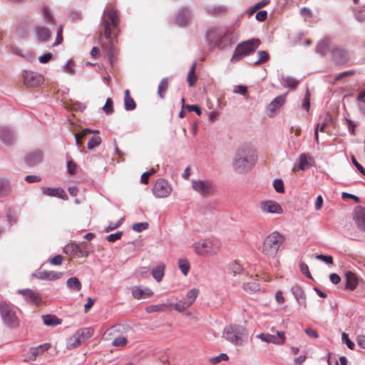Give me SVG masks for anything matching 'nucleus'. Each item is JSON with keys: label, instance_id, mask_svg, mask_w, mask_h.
I'll list each match as a JSON object with an SVG mask.
<instances>
[{"label": "nucleus", "instance_id": "nucleus-1", "mask_svg": "<svg viewBox=\"0 0 365 365\" xmlns=\"http://www.w3.org/2000/svg\"><path fill=\"white\" fill-rule=\"evenodd\" d=\"M120 16L115 6L109 4L106 6L102 16L103 31L100 33L101 46L110 61L117 53L115 48L116 38L120 33Z\"/></svg>", "mask_w": 365, "mask_h": 365}, {"label": "nucleus", "instance_id": "nucleus-2", "mask_svg": "<svg viewBox=\"0 0 365 365\" xmlns=\"http://www.w3.org/2000/svg\"><path fill=\"white\" fill-rule=\"evenodd\" d=\"M255 159L249 149L240 148L237 150L232 162L235 171L239 174H244L252 169L255 165Z\"/></svg>", "mask_w": 365, "mask_h": 365}, {"label": "nucleus", "instance_id": "nucleus-3", "mask_svg": "<svg viewBox=\"0 0 365 365\" xmlns=\"http://www.w3.org/2000/svg\"><path fill=\"white\" fill-rule=\"evenodd\" d=\"M192 247L199 256H213L220 251L221 242L215 238H207L195 242Z\"/></svg>", "mask_w": 365, "mask_h": 365}, {"label": "nucleus", "instance_id": "nucleus-4", "mask_svg": "<svg viewBox=\"0 0 365 365\" xmlns=\"http://www.w3.org/2000/svg\"><path fill=\"white\" fill-rule=\"evenodd\" d=\"M284 240L283 236L278 232H272L264 240L261 247L262 252L268 258H274Z\"/></svg>", "mask_w": 365, "mask_h": 365}, {"label": "nucleus", "instance_id": "nucleus-5", "mask_svg": "<svg viewBox=\"0 0 365 365\" xmlns=\"http://www.w3.org/2000/svg\"><path fill=\"white\" fill-rule=\"evenodd\" d=\"M224 336L231 343L242 346L247 339L248 331L241 325L231 324L225 329Z\"/></svg>", "mask_w": 365, "mask_h": 365}, {"label": "nucleus", "instance_id": "nucleus-6", "mask_svg": "<svg viewBox=\"0 0 365 365\" xmlns=\"http://www.w3.org/2000/svg\"><path fill=\"white\" fill-rule=\"evenodd\" d=\"M0 316L6 327L11 329L19 327L20 322L16 312L6 302H0Z\"/></svg>", "mask_w": 365, "mask_h": 365}, {"label": "nucleus", "instance_id": "nucleus-7", "mask_svg": "<svg viewBox=\"0 0 365 365\" xmlns=\"http://www.w3.org/2000/svg\"><path fill=\"white\" fill-rule=\"evenodd\" d=\"M260 43L259 39H251L237 45L234 52L232 58L235 57L242 58L253 52Z\"/></svg>", "mask_w": 365, "mask_h": 365}, {"label": "nucleus", "instance_id": "nucleus-8", "mask_svg": "<svg viewBox=\"0 0 365 365\" xmlns=\"http://www.w3.org/2000/svg\"><path fill=\"white\" fill-rule=\"evenodd\" d=\"M91 328H83L78 329L70 338V346L78 347L89 339L93 334Z\"/></svg>", "mask_w": 365, "mask_h": 365}, {"label": "nucleus", "instance_id": "nucleus-9", "mask_svg": "<svg viewBox=\"0 0 365 365\" xmlns=\"http://www.w3.org/2000/svg\"><path fill=\"white\" fill-rule=\"evenodd\" d=\"M192 187L194 190L205 197L215 192V185L210 180H192Z\"/></svg>", "mask_w": 365, "mask_h": 365}, {"label": "nucleus", "instance_id": "nucleus-10", "mask_svg": "<svg viewBox=\"0 0 365 365\" xmlns=\"http://www.w3.org/2000/svg\"><path fill=\"white\" fill-rule=\"evenodd\" d=\"M257 338L267 343H272L276 345H282L286 341V336L284 331H277V334L269 333H262L257 335Z\"/></svg>", "mask_w": 365, "mask_h": 365}, {"label": "nucleus", "instance_id": "nucleus-11", "mask_svg": "<svg viewBox=\"0 0 365 365\" xmlns=\"http://www.w3.org/2000/svg\"><path fill=\"white\" fill-rule=\"evenodd\" d=\"M171 192L168 182L163 179L158 180L153 188V195L158 198L166 197Z\"/></svg>", "mask_w": 365, "mask_h": 365}, {"label": "nucleus", "instance_id": "nucleus-12", "mask_svg": "<svg viewBox=\"0 0 365 365\" xmlns=\"http://www.w3.org/2000/svg\"><path fill=\"white\" fill-rule=\"evenodd\" d=\"M259 208L264 213L282 214L283 209L276 201L272 200H263L259 202Z\"/></svg>", "mask_w": 365, "mask_h": 365}, {"label": "nucleus", "instance_id": "nucleus-13", "mask_svg": "<svg viewBox=\"0 0 365 365\" xmlns=\"http://www.w3.org/2000/svg\"><path fill=\"white\" fill-rule=\"evenodd\" d=\"M231 29L221 28V31L218 32L219 39L217 46L224 48L234 42L233 34Z\"/></svg>", "mask_w": 365, "mask_h": 365}, {"label": "nucleus", "instance_id": "nucleus-14", "mask_svg": "<svg viewBox=\"0 0 365 365\" xmlns=\"http://www.w3.org/2000/svg\"><path fill=\"white\" fill-rule=\"evenodd\" d=\"M24 83L27 86H37L43 83V76L34 71H25L24 74Z\"/></svg>", "mask_w": 365, "mask_h": 365}, {"label": "nucleus", "instance_id": "nucleus-15", "mask_svg": "<svg viewBox=\"0 0 365 365\" xmlns=\"http://www.w3.org/2000/svg\"><path fill=\"white\" fill-rule=\"evenodd\" d=\"M353 219L357 228L365 232V208L361 206L356 207L353 212Z\"/></svg>", "mask_w": 365, "mask_h": 365}, {"label": "nucleus", "instance_id": "nucleus-16", "mask_svg": "<svg viewBox=\"0 0 365 365\" xmlns=\"http://www.w3.org/2000/svg\"><path fill=\"white\" fill-rule=\"evenodd\" d=\"M331 53L334 60L339 64H344L350 59L348 51L341 47L333 48Z\"/></svg>", "mask_w": 365, "mask_h": 365}, {"label": "nucleus", "instance_id": "nucleus-17", "mask_svg": "<svg viewBox=\"0 0 365 365\" xmlns=\"http://www.w3.org/2000/svg\"><path fill=\"white\" fill-rule=\"evenodd\" d=\"M18 292L23 294L27 302H29L37 307H40L42 304L41 297L38 292H34L29 289H19Z\"/></svg>", "mask_w": 365, "mask_h": 365}, {"label": "nucleus", "instance_id": "nucleus-18", "mask_svg": "<svg viewBox=\"0 0 365 365\" xmlns=\"http://www.w3.org/2000/svg\"><path fill=\"white\" fill-rule=\"evenodd\" d=\"M0 140L5 145H11L15 140V133L9 127H0Z\"/></svg>", "mask_w": 365, "mask_h": 365}, {"label": "nucleus", "instance_id": "nucleus-19", "mask_svg": "<svg viewBox=\"0 0 365 365\" xmlns=\"http://www.w3.org/2000/svg\"><path fill=\"white\" fill-rule=\"evenodd\" d=\"M132 295L137 299H145L153 296V292L148 287L134 286L131 289Z\"/></svg>", "mask_w": 365, "mask_h": 365}, {"label": "nucleus", "instance_id": "nucleus-20", "mask_svg": "<svg viewBox=\"0 0 365 365\" xmlns=\"http://www.w3.org/2000/svg\"><path fill=\"white\" fill-rule=\"evenodd\" d=\"M42 191L46 195L67 200V195L65 190L61 187H43Z\"/></svg>", "mask_w": 365, "mask_h": 365}, {"label": "nucleus", "instance_id": "nucleus-21", "mask_svg": "<svg viewBox=\"0 0 365 365\" xmlns=\"http://www.w3.org/2000/svg\"><path fill=\"white\" fill-rule=\"evenodd\" d=\"M35 31L37 35L38 41L42 43L48 42L51 36V31L50 29L43 26H36Z\"/></svg>", "mask_w": 365, "mask_h": 365}, {"label": "nucleus", "instance_id": "nucleus-22", "mask_svg": "<svg viewBox=\"0 0 365 365\" xmlns=\"http://www.w3.org/2000/svg\"><path fill=\"white\" fill-rule=\"evenodd\" d=\"M61 274V273H58L53 271L38 270L33 274V276L39 279L53 280L58 279Z\"/></svg>", "mask_w": 365, "mask_h": 365}, {"label": "nucleus", "instance_id": "nucleus-23", "mask_svg": "<svg viewBox=\"0 0 365 365\" xmlns=\"http://www.w3.org/2000/svg\"><path fill=\"white\" fill-rule=\"evenodd\" d=\"M43 160V153L41 150H34L29 153L25 158L26 163L29 166H35Z\"/></svg>", "mask_w": 365, "mask_h": 365}, {"label": "nucleus", "instance_id": "nucleus-24", "mask_svg": "<svg viewBox=\"0 0 365 365\" xmlns=\"http://www.w3.org/2000/svg\"><path fill=\"white\" fill-rule=\"evenodd\" d=\"M86 245H70V255L74 257H83L87 256Z\"/></svg>", "mask_w": 365, "mask_h": 365}, {"label": "nucleus", "instance_id": "nucleus-25", "mask_svg": "<svg viewBox=\"0 0 365 365\" xmlns=\"http://www.w3.org/2000/svg\"><path fill=\"white\" fill-rule=\"evenodd\" d=\"M51 347V344L48 343H45L43 344H41L36 347H32L30 349V354L29 359L34 361L36 359L37 356L43 354L44 351H47Z\"/></svg>", "mask_w": 365, "mask_h": 365}, {"label": "nucleus", "instance_id": "nucleus-26", "mask_svg": "<svg viewBox=\"0 0 365 365\" xmlns=\"http://www.w3.org/2000/svg\"><path fill=\"white\" fill-rule=\"evenodd\" d=\"M172 308H173V304L170 303L160 304H154V305L148 306L145 307V311L148 313L164 312L171 309Z\"/></svg>", "mask_w": 365, "mask_h": 365}, {"label": "nucleus", "instance_id": "nucleus-27", "mask_svg": "<svg viewBox=\"0 0 365 365\" xmlns=\"http://www.w3.org/2000/svg\"><path fill=\"white\" fill-rule=\"evenodd\" d=\"M345 276L346 282V287L351 290L354 289L359 282V279L356 275L351 272H347Z\"/></svg>", "mask_w": 365, "mask_h": 365}, {"label": "nucleus", "instance_id": "nucleus-28", "mask_svg": "<svg viewBox=\"0 0 365 365\" xmlns=\"http://www.w3.org/2000/svg\"><path fill=\"white\" fill-rule=\"evenodd\" d=\"M43 323L46 327H55L61 324V319L57 318L55 315L46 314L41 317Z\"/></svg>", "mask_w": 365, "mask_h": 365}, {"label": "nucleus", "instance_id": "nucleus-29", "mask_svg": "<svg viewBox=\"0 0 365 365\" xmlns=\"http://www.w3.org/2000/svg\"><path fill=\"white\" fill-rule=\"evenodd\" d=\"M285 97L283 96H279L276 97L269 104V110L272 113L276 112L279 108L284 103Z\"/></svg>", "mask_w": 365, "mask_h": 365}, {"label": "nucleus", "instance_id": "nucleus-30", "mask_svg": "<svg viewBox=\"0 0 365 365\" xmlns=\"http://www.w3.org/2000/svg\"><path fill=\"white\" fill-rule=\"evenodd\" d=\"M124 103L125 109L126 110H133L136 107V103L134 99L130 96V91L128 89L125 91Z\"/></svg>", "mask_w": 365, "mask_h": 365}, {"label": "nucleus", "instance_id": "nucleus-31", "mask_svg": "<svg viewBox=\"0 0 365 365\" xmlns=\"http://www.w3.org/2000/svg\"><path fill=\"white\" fill-rule=\"evenodd\" d=\"M221 31V28H212L207 32V40L212 44L217 46L219 39L218 32Z\"/></svg>", "mask_w": 365, "mask_h": 365}, {"label": "nucleus", "instance_id": "nucleus-32", "mask_svg": "<svg viewBox=\"0 0 365 365\" xmlns=\"http://www.w3.org/2000/svg\"><path fill=\"white\" fill-rule=\"evenodd\" d=\"M165 265L163 264H158L153 269L152 274L157 282H160L164 276Z\"/></svg>", "mask_w": 365, "mask_h": 365}, {"label": "nucleus", "instance_id": "nucleus-33", "mask_svg": "<svg viewBox=\"0 0 365 365\" xmlns=\"http://www.w3.org/2000/svg\"><path fill=\"white\" fill-rule=\"evenodd\" d=\"M331 44V41L329 38H325L322 39L317 46L316 51L317 52L324 54L327 52L328 48H329Z\"/></svg>", "mask_w": 365, "mask_h": 365}, {"label": "nucleus", "instance_id": "nucleus-34", "mask_svg": "<svg viewBox=\"0 0 365 365\" xmlns=\"http://www.w3.org/2000/svg\"><path fill=\"white\" fill-rule=\"evenodd\" d=\"M190 19L189 14L187 11H182L180 12L176 18L177 24L183 26H185Z\"/></svg>", "mask_w": 365, "mask_h": 365}, {"label": "nucleus", "instance_id": "nucleus-35", "mask_svg": "<svg viewBox=\"0 0 365 365\" xmlns=\"http://www.w3.org/2000/svg\"><path fill=\"white\" fill-rule=\"evenodd\" d=\"M168 88V79L167 78H164L160 81L158 89V94L161 98H164L165 94Z\"/></svg>", "mask_w": 365, "mask_h": 365}, {"label": "nucleus", "instance_id": "nucleus-36", "mask_svg": "<svg viewBox=\"0 0 365 365\" xmlns=\"http://www.w3.org/2000/svg\"><path fill=\"white\" fill-rule=\"evenodd\" d=\"M198 289H190L186 294L185 298L184 300L188 304L189 306H191L194 302L195 301L197 294H198Z\"/></svg>", "mask_w": 365, "mask_h": 365}, {"label": "nucleus", "instance_id": "nucleus-37", "mask_svg": "<svg viewBox=\"0 0 365 365\" xmlns=\"http://www.w3.org/2000/svg\"><path fill=\"white\" fill-rule=\"evenodd\" d=\"M42 14H43L44 20L48 24H53V22H54L53 16L51 11L50 9L47 6L44 5L42 6Z\"/></svg>", "mask_w": 365, "mask_h": 365}, {"label": "nucleus", "instance_id": "nucleus-38", "mask_svg": "<svg viewBox=\"0 0 365 365\" xmlns=\"http://www.w3.org/2000/svg\"><path fill=\"white\" fill-rule=\"evenodd\" d=\"M195 68H196V63H194L192 65V66L187 73V80L188 81L189 86L191 87L195 84V82L197 81V78L195 77Z\"/></svg>", "mask_w": 365, "mask_h": 365}, {"label": "nucleus", "instance_id": "nucleus-39", "mask_svg": "<svg viewBox=\"0 0 365 365\" xmlns=\"http://www.w3.org/2000/svg\"><path fill=\"white\" fill-rule=\"evenodd\" d=\"M178 267H179V269H180V271L182 272V273L185 276H187L190 271V262H188V260L185 259H179L178 260Z\"/></svg>", "mask_w": 365, "mask_h": 365}, {"label": "nucleus", "instance_id": "nucleus-40", "mask_svg": "<svg viewBox=\"0 0 365 365\" xmlns=\"http://www.w3.org/2000/svg\"><path fill=\"white\" fill-rule=\"evenodd\" d=\"M92 133V130L88 128L83 129L78 133L76 134V142L78 147H81L83 145V140L88 134Z\"/></svg>", "mask_w": 365, "mask_h": 365}, {"label": "nucleus", "instance_id": "nucleus-41", "mask_svg": "<svg viewBox=\"0 0 365 365\" xmlns=\"http://www.w3.org/2000/svg\"><path fill=\"white\" fill-rule=\"evenodd\" d=\"M230 272L232 273L233 276H236L237 274H241L243 273L242 267L237 262H234L230 265Z\"/></svg>", "mask_w": 365, "mask_h": 365}, {"label": "nucleus", "instance_id": "nucleus-42", "mask_svg": "<svg viewBox=\"0 0 365 365\" xmlns=\"http://www.w3.org/2000/svg\"><path fill=\"white\" fill-rule=\"evenodd\" d=\"M244 289L249 293L259 290V284L257 282H248L244 284Z\"/></svg>", "mask_w": 365, "mask_h": 365}, {"label": "nucleus", "instance_id": "nucleus-43", "mask_svg": "<svg viewBox=\"0 0 365 365\" xmlns=\"http://www.w3.org/2000/svg\"><path fill=\"white\" fill-rule=\"evenodd\" d=\"M101 143V139L98 135H93L91 138L88 142V148L91 150L98 145H99Z\"/></svg>", "mask_w": 365, "mask_h": 365}, {"label": "nucleus", "instance_id": "nucleus-44", "mask_svg": "<svg viewBox=\"0 0 365 365\" xmlns=\"http://www.w3.org/2000/svg\"><path fill=\"white\" fill-rule=\"evenodd\" d=\"M308 158L306 154H301L299 160V169L304 170L308 168Z\"/></svg>", "mask_w": 365, "mask_h": 365}, {"label": "nucleus", "instance_id": "nucleus-45", "mask_svg": "<svg viewBox=\"0 0 365 365\" xmlns=\"http://www.w3.org/2000/svg\"><path fill=\"white\" fill-rule=\"evenodd\" d=\"M258 60L254 63L255 65H259L260 63L266 62L269 59V54L264 51H259L257 52Z\"/></svg>", "mask_w": 365, "mask_h": 365}, {"label": "nucleus", "instance_id": "nucleus-46", "mask_svg": "<svg viewBox=\"0 0 365 365\" xmlns=\"http://www.w3.org/2000/svg\"><path fill=\"white\" fill-rule=\"evenodd\" d=\"M190 307L185 300H180L174 305L175 309L178 312H182Z\"/></svg>", "mask_w": 365, "mask_h": 365}, {"label": "nucleus", "instance_id": "nucleus-47", "mask_svg": "<svg viewBox=\"0 0 365 365\" xmlns=\"http://www.w3.org/2000/svg\"><path fill=\"white\" fill-rule=\"evenodd\" d=\"M103 110L106 114H111L113 112V102L110 98H107Z\"/></svg>", "mask_w": 365, "mask_h": 365}, {"label": "nucleus", "instance_id": "nucleus-48", "mask_svg": "<svg viewBox=\"0 0 365 365\" xmlns=\"http://www.w3.org/2000/svg\"><path fill=\"white\" fill-rule=\"evenodd\" d=\"M81 289V283L76 277L70 278V289L80 291Z\"/></svg>", "mask_w": 365, "mask_h": 365}, {"label": "nucleus", "instance_id": "nucleus-49", "mask_svg": "<svg viewBox=\"0 0 365 365\" xmlns=\"http://www.w3.org/2000/svg\"><path fill=\"white\" fill-rule=\"evenodd\" d=\"M127 339L125 336H119L114 339L112 344L114 346H123L127 344Z\"/></svg>", "mask_w": 365, "mask_h": 365}, {"label": "nucleus", "instance_id": "nucleus-50", "mask_svg": "<svg viewBox=\"0 0 365 365\" xmlns=\"http://www.w3.org/2000/svg\"><path fill=\"white\" fill-rule=\"evenodd\" d=\"M229 359L228 356L226 354H220L219 356L211 358L210 362L213 365H216L222 361H227Z\"/></svg>", "mask_w": 365, "mask_h": 365}, {"label": "nucleus", "instance_id": "nucleus-51", "mask_svg": "<svg viewBox=\"0 0 365 365\" xmlns=\"http://www.w3.org/2000/svg\"><path fill=\"white\" fill-rule=\"evenodd\" d=\"M148 227V222H138L135 223L132 226V229L135 232H142Z\"/></svg>", "mask_w": 365, "mask_h": 365}, {"label": "nucleus", "instance_id": "nucleus-52", "mask_svg": "<svg viewBox=\"0 0 365 365\" xmlns=\"http://www.w3.org/2000/svg\"><path fill=\"white\" fill-rule=\"evenodd\" d=\"M124 220V218L122 217L120 218L118 222H110L109 224V225H108L106 228H105V231L106 232H108L110 231H112V230H114L115 229L119 227L121 224L123 223V221Z\"/></svg>", "mask_w": 365, "mask_h": 365}, {"label": "nucleus", "instance_id": "nucleus-53", "mask_svg": "<svg viewBox=\"0 0 365 365\" xmlns=\"http://www.w3.org/2000/svg\"><path fill=\"white\" fill-rule=\"evenodd\" d=\"M310 93L307 89L302 104V108L307 110V111L309 110L310 108Z\"/></svg>", "mask_w": 365, "mask_h": 365}, {"label": "nucleus", "instance_id": "nucleus-54", "mask_svg": "<svg viewBox=\"0 0 365 365\" xmlns=\"http://www.w3.org/2000/svg\"><path fill=\"white\" fill-rule=\"evenodd\" d=\"M274 190L279 193H283L284 191V182L281 180H275L273 182Z\"/></svg>", "mask_w": 365, "mask_h": 365}, {"label": "nucleus", "instance_id": "nucleus-55", "mask_svg": "<svg viewBox=\"0 0 365 365\" xmlns=\"http://www.w3.org/2000/svg\"><path fill=\"white\" fill-rule=\"evenodd\" d=\"M9 50L13 54H15V55H17V56H21L24 58L26 57V56L24 53L23 50L16 46H14V45L10 46Z\"/></svg>", "mask_w": 365, "mask_h": 365}, {"label": "nucleus", "instance_id": "nucleus-56", "mask_svg": "<svg viewBox=\"0 0 365 365\" xmlns=\"http://www.w3.org/2000/svg\"><path fill=\"white\" fill-rule=\"evenodd\" d=\"M341 339L342 341L346 344L348 348L351 350L354 349L355 344L349 339V336L346 333H342Z\"/></svg>", "mask_w": 365, "mask_h": 365}, {"label": "nucleus", "instance_id": "nucleus-57", "mask_svg": "<svg viewBox=\"0 0 365 365\" xmlns=\"http://www.w3.org/2000/svg\"><path fill=\"white\" fill-rule=\"evenodd\" d=\"M316 259L323 261L328 264H333V258L330 255H316Z\"/></svg>", "mask_w": 365, "mask_h": 365}, {"label": "nucleus", "instance_id": "nucleus-58", "mask_svg": "<svg viewBox=\"0 0 365 365\" xmlns=\"http://www.w3.org/2000/svg\"><path fill=\"white\" fill-rule=\"evenodd\" d=\"M85 108V106L80 103H71V100H70V110L75 111H83Z\"/></svg>", "mask_w": 365, "mask_h": 365}, {"label": "nucleus", "instance_id": "nucleus-59", "mask_svg": "<svg viewBox=\"0 0 365 365\" xmlns=\"http://www.w3.org/2000/svg\"><path fill=\"white\" fill-rule=\"evenodd\" d=\"M326 126H327L326 123H319L317 125V127L315 128V138L317 142L319 140V134H318L319 131L325 132Z\"/></svg>", "mask_w": 365, "mask_h": 365}, {"label": "nucleus", "instance_id": "nucleus-60", "mask_svg": "<svg viewBox=\"0 0 365 365\" xmlns=\"http://www.w3.org/2000/svg\"><path fill=\"white\" fill-rule=\"evenodd\" d=\"M123 232H118L114 234L109 235L106 239L110 242H114L118 240H120L122 237Z\"/></svg>", "mask_w": 365, "mask_h": 365}, {"label": "nucleus", "instance_id": "nucleus-61", "mask_svg": "<svg viewBox=\"0 0 365 365\" xmlns=\"http://www.w3.org/2000/svg\"><path fill=\"white\" fill-rule=\"evenodd\" d=\"M299 268H300L301 272L303 274L306 275L309 278H312L311 274L309 270V267L305 262H301L299 264Z\"/></svg>", "mask_w": 365, "mask_h": 365}, {"label": "nucleus", "instance_id": "nucleus-62", "mask_svg": "<svg viewBox=\"0 0 365 365\" xmlns=\"http://www.w3.org/2000/svg\"><path fill=\"white\" fill-rule=\"evenodd\" d=\"M284 82L287 86L292 88H296L299 84V82L295 78L290 77H287V78H285Z\"/></svg>", "mask_w": 365, "mask_h": 365}, {"label": "nucleus", "instance_id": "nucleus-63", "mask_svg": "<svg viewBox=\"0 0 365 365\" xmlns=\"http://www.w3.org/2000/svg\"><path fill=\"white\" fill-rule=\"evenodd\" d=\"M155 173V170H152L151 171H149V172H145L142 174L141 175V182L143 184H148V182H149V178Z\"/></svg>", "mask_w": 365, "mask_h": 365}, {"label": "nucleus", "instance_id": "nucleus-64", "mask_svg": "<svg viewBox=\"0 0 365 365\" xmlns=\"http://www.w3.org/2000/svg\"><path fill=\"white\" fill-rule=\"evenodd\" d=\"M52 56V53L50 52L46 53L45 54L38 57V61L41 63H46L51 59Z\"/></svg>", "mask_w": 365, "mask_h": 365}]
</instances>
